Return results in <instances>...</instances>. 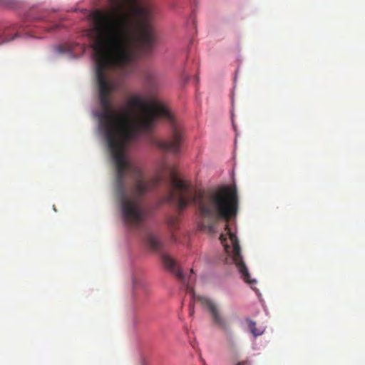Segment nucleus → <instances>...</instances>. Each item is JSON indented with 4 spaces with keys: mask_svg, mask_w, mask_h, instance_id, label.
Listing matches in <instances>:
<instances>
[{
    "mask_svg": "<svg viewBox=\"0 0 365 365\" xmlns=\"http://www.w3.org/2000/svg\"><path fill=\"white\" fill-rule=\"evenodd\" d=\"M106 1L111 9L93 11L92 25L88 31L93 41L96 81L101 107L98 113L99 130L115 165L114 190L120 203L123 220L128 225L136 227L146 215L142 199L158 180H147L140 169L126 158V148L141 133L150 131L158 118H167L173 124L172 137L168 140L158 141L157 146L178 155L182 132L168 109L156 99L146 101L139 96L132 97L128 105L135 110L134 115L113 106L110 96L116 85L109 71L119 70L124 76L130 74L134 70L137 36L146 53L154 48L157 36L150 25L152 10L140 5V0Z\"/></svg>",
    "mask_w": 365,
    "mask_h": 365,
    "instance_id": "obj_1",
    "label": "nucleus"
},
{
    "mask_svg": "<svg viewBox=\"0 0 365 365\" xmlns=\"http://www.w3.org/2000/svg\"><path fill=\"white\" fill-rule=\"evenodd\" d=\"M169 169L171 190L168 200L175 202L180 210L190 203L195 204L202 219L211 220L207 224L202 222V229L215 233L217 220L227 222L237 215L238 197L235 187L222 186L209 192L198 190L189 181L180 180L174 168Z\"/></svg>",
    "mask_w": 365,
    "mask_h": 365,
    "instance_id": "obj_2",
    "label": "nucleus"
},
{
    "mask_svg": "<svg viewBox=\"0 0 365 365\" xmlns=\"http://www.w3.org/2000/svg\"><path fill=\"white\" fill-rule=\"evenodd\" d=\"M161 259L163 265L182 282L186 292L190 294L192 299L194 302H200L210 312L213 323L220 329L227 331L229 330L228 321L221 313L215 303L207 297L195 294L193 288L190 285V282L193 280L191 277V274L193 272L192 269H190V274L186 279L175 259L165 254L162 255Z\"/></svg>",
    "mask_w": 365,
    "mask_h": 365,
    "instance_id": "obj_3",
    "label": "nucleus"
},
{
    "mask_svg": "<svg viewBox=\"0 0 365 365\" xmlns=\"http://www.w3.org/2000/svg\"><path fill=\"white\" fill-rule=\"evenodd\" d=\"M225 233H222L220 236V240L225 252L230 257V260L235 264L245 282L249 284L255 283V279H250L248 269L242 260L237 237L235 233L230 231L227 224L225 225Z\"/></svg>",
    "mask_w": 365,
    "mask_h": 365,
    "instance_id": "obj_4",
    "label": "nucleus"
},
{
    "mask_svg": "<svg viewBox=\"0 0 365 365\" xmlns=\"http://www.w3.org/2000/svg\"><path fill=\"white\" fill-rule=\"evenodd\" d=\"M77 50H79V52L83 53L84 47L77 43H66L59 47L60 53H68L75 55Z\"/></svg>",
    "mask_w": 365,
    "mask_h": 365,
    "instance_id": "obj_5",
    "label": "nucleus"
},
{
    "mask_svg": "<svg viewBox=\"0 0 365 365\" xmlns=\"http://www.w3.org/2000/svg\"><path fill=\"white\" fill-rule=\"evenodd\" d=\"M147 244L153 251H159L162 247V243L159 239L154 235L149 234L147 236Z\"/></svg>",
    "mask_w": 365,
    "mask_h": 365,
    "instance_id": "obj_6",
    "label": "nucleus"
},
{
    "mask_svg": "<svg viewBox=\"0 0 365 365\" xmlns=\"http://www.w3.org/2000/svg\"><path fill=\"white\" fill-rule=\"evenodd\" d=\"M248 328L254 336H258L264 333V330L256 327V323L250 319H247Z\"/></svg>",
    "mask_w": 365,
    "mask_h": 365,
    "instance_id": "obj_7",
    "label": "nucleus"
},
{
    "mask_svg": "<svg viewBox=\"0 0 365 365\" xmlns=\"http://www.w3.org/2000/svg\"><path fill=\"white\" fill-rule=\"evenodd\" d=\"M18 36V34L16 33L13 36H9L7 33H4L2 36H0V44L4 43H8Z\"/></svg>",
    "mask_w": 365,
    "mask_h": 365,
    "instance_id": "obj_8",
    "label": "nucleus"
},
{
    "mask_svg": "<svg viewBox=\"0 0 365 365\" xmlns=\"http://www.w3.org/2000/svg\"><path fill=\"white\" fill-rule=\"evenodd\" d=\"M154 77H155V74L151 72H148L145 75V78L148 82H151L153 78H154Z\"/></svg>",
    "mask_w": 365,
    "mask_h": 365,
    "instance_id": "obj_9",
    "label": "nucleus"
},
{
    "mask_svg": "<svg viewBox=\"0 0 365 365\" xmlns=\"http://www.w3.org/2000/svg\"><path fill=\"white\" fill-rule=\"evenodd\" d=\"M236 365H250V364L249 361L245 360L237 362Z\"/></svg>",
    "mask_w": 365,
    "mask_h": 365,
    "instance_id": "obj_10",
    "label": "nucleus"
},
{
    "mask_svg": "<svg viewBox=\"0 0 365 365\" xmlns=\"http://www.w3.org/2000/svg\"><path fill=\"white\" fill-rule=\"evenodd\" d=\"M189 314L190 316H192L194 314V306L192 304L190 305Z\"/></svg>",
    "mask_w": 365,
    "mask_h": 365,
    "instance_id": "obj_11",
    "label": "nucleus"
},
{
    "mask_svg": "<svg viewBox=\"0 0 365 365\" xmlns=\"http://www.w3.org/2000/svg\"><path fill=\"white\" fill-rule=\"evenodd\" d=\"M133 283L134 289H135L138 286V284H137V282L135 280H133Z\"/></svg>",
    "mask_w": 365,
    "mask_h": 365,
    "instance_id": "obj_12",
    "label": "nucleus"
},
{
    "mask_svg": "<svg viewBox=\"0 0 365 365\" xmlns=\"http://www.w3.org/2000/svg\"><path fill=\"white\" fill-rule=\"evenodd\" d=\"M57 27H58V25H55V27H54V28H52L51 29H52V30H54V29H56V28H57Z\"/></svg>",
    "mask_w": 365,
    "mask_h": 365,
    "instance_id": "obj_13",
    "label": "nucleus"
},
{
    "mask_svg": "<svg viewBox=\"0 0 365 365\" xmlns=\"http://www.w3.org/2000/svg\"><path fill=\"white\" fill-rule=\"evenodd\" d=\"M133 295H134V297H135V298H136V297H136V294H135V292H133Z\"/></svg>",
    "mask_w": 365,
    "mask_h": 365,
    "instance_id": "obj_14",
    "label": "nucleus"
},
{
    "mask_svg": "<svg viewBox=\"0 0 365 365\" xmlns=\"http://www.w3.org/2000/svg\"><path fill=\"white\" fill-rule=\"evenodd\" d=\"M201 361H202L203 363H205V361L204 359H201Z\"/></svg>",
    "mask_w": 365,
    "mask_h": 365,
    "instance_id": "obj_15",
    "label": "nucleus"
}]
</instances>
